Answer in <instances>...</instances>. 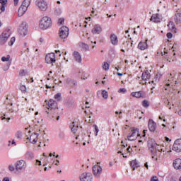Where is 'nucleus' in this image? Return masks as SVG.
I'll return each instance as SVG.
<instances>
[{
	"mask_svg": "<svg viewBox=\"0 0 181 181\" xmlns=\"http://www.w3.org/2000/svg\"><path fill=\"white\" fill-rule=\"evenodd\" d=\"M16 137H17L18 139L22 138V132H18L16 133Z\"/></svg>",
	"mask_w": 181,
	"mask_h": 181,
	"instance_id": "nucleus-50",
	"label": "nucleus"
},
{
	"mask_svg": "<svg viewBox=\"0 0 181 181\" xmlns=\"http://www.w3.org/2000/svg\"><path fill=\"white\" fill-rule=\"evenodd\" d=\"M57 108V103L54 100L50 99L48 101L47 107H45V111L47 114H50V112H54V110Z\"/></svg>",
	"mask_w": 181,
	"mask_h": 181,
	"instance_id": "nucleus-2",
	"label": "nucleus"
},
{
	"mask_svg": "<svg viewBox=\"0 0 181 181\" xmlns=\"http://www.w3.org/2000/svg\"><path fill=\"white\" fill-rule=\"evenodd\" d=\"M58 23H59V25H63V23H64V18H59L58 20Z\"/></svg>",
	"mask_w": 181,
	"mask_h": 181,
	"instance_id": "nucleus-51",
	"label": "nucleus"
},
{
	"mask_svg": "<svg viewBox=\"0 0 181 181\" xmlns=\"http://www.w3.org/2000/svg\"><path fill=\"white\" fill-rule=\"evenodd\" d=\"M20 90H21L22 93H26V86L25 85H21L20 86Z\"/></svg>",
	"mask_w": 181,
	"mask_h": 181,
	"instance_id": "nucleus-47",
	"label": "nucleus"
},
{
	"mask_svg": "<svg viewBox=\"0 0 181 181\" xmlns=\"http://www.w3.org/2000/svg\"><path fill=\"white\" fill-rule=\"evenodd\" d=\"M11 66V64H7L3 66L4 71H8L9 70V67Z\"/></svg>",
	"mask_w": 181,
	"mask_h": 181,
	"instance_id": "nucleus-45",
	"label": "nucleus"
},
{
	"mask_svg": "<svg viewBox=\"0 0 181 181\" xmlns=\"http://www.w3.org/2000/svg\"><path fill=\"white\" fill-rule=\"evenodd\" d=\"M174 21L177 25H180L181 23V13H177L175 15L174 17Z\"/></svg>",
	"mask_w": 181,
	"mask_h": 181,
	"instance_id": "nucleus-27",
	"label": "nucleus"
},
{
	"mask_svg": "<svg viewBox=\"0 0 181 181\" xmlns=\"http://www.w3.org/2000/svg\"><path fill=\"white\" fill-rule=\"evenodd\" d=\"M39 26L40 29H42V30L52 28V18L47 16L42 17L40 21Z\"/></svg>",
	"mask_w": 181,
	"mask_h": 181,
	"instance_id": "nucleus-1",
	"label": "nucleus"
},
{
	"mask_svg": "<svg viewBox=\"0 0 181 181\" xmlns=\"http://www.w3.org/2000/svg\"><path fill=\"white\" fill-rule=\"evenodd\" d=\"M91 32L93 35H100V33L103 32V28H101V25L95 24L93 26V28L92 29Z\"/></svg>",
	"mask_w": 181,
	"mask_h": 181,
	"instance_id": "nucleus-15",
	"label": "nucleus"
},
{
	"mask_svg": "<svg viewBox=\"0 0 181 181\" xmlns=\"http://www.w3.org/2000/svg\"><path fill=\"white\" fill-rule=\"evenodd\" d=\"M61 39H66L69 36V28L66 26H63L59 29V33Z\"/></svg>",
	"mask_w": 181,
	"mask_h": 181,
	"instance_id": "nucleus-8",
	"label": "nucleus"
},
{
	"mask_svg": "<svg viewBox=\"0 0 181 181\" xmlns=\"http://www.w3.org/2000/svg\"><path fill=\"white\" fill-rule=\"evenodd\" d=\"M103 70H105V71H107V70H110V64H108L107 62H105L103 65Z\"/></svg>",
	"mask_w": 181,
	"mask_h": 181,
	"instance_id": "nucleus-38",
	"label": "nucleus"
},
{
	"mask_svg": "<svg viewBox=\"0 0 181 181\" xmlns=\"http://www.w3.org/2000/svg\"><path fill=\"white\" fill-rule=\"evenodd\" d=\"M36 163H37V165L38 163L39 166L42 165V162L40 160H36Z\"/></svg>",
	"mask_w": 181,
	"mask_h": 181,
	"instance_id": "nucleus-57",
	"label": "nucleus"
},
{
	"mask_svg": "<svg viewBox=\"0 0 181 181\" xmlns=\"http://www.w3.org/2000/svg\"><path fill=\"white\" fill-rule=\"evenodd\" d=\"M8 169L11 172H13V170H15V167L13 165H9Z\"/></svg>",
	"mask_w": 181,
	"mask_h": 181,
	"instance_id": "nucleus-55",
	"label": "nucleus"
},
{
	"mask_svg": "<svg viewBox=\"0 0 181 181\" xmlns=\"http://www.w3.org/2000/svg\"><path fill=\"white\" fill-rule=\"evenodd\" d=\"M1 119L2 121H4V119H7L8 122H9V121H11V117L6 118V115H4V116H1Z\"/></svg>",
	"mask_w": 181,
	"mask_h": 181,
	"instance_id": "nucleus-49",
	"label": "nucleus"
},
{
	"mask_svg": "<svg viewBox=\"0 0 181 181\" xmlns=\"http://www.w3.org/2000/svg\"><path fill=\"white\" fill-rule=\"evenodd\" d=\"M14 1V5L16 6L19 3V0H13Z\"/></svg>",
	"mask_w": 181,
	"mask_h": 181,
	"instance_id": "nucleus-58",
	"label": "nucleus"
},
{
	"mask_svg": "<svg viewBox=\"0 0 181 181\" xmlns=\"http://www.w3.org/2000/svg\"><path fill=\"white\" fill-rule=\"evenodd\" d=\"M102 96L103 97V98H105V100H107V98H108V92H107V90H103Z\"/></svg>",
	"mask_w": 181,
	"mask_h": 181,
	"instance_id": "nucleus-39",
	"label": "nucleus"
},
{
	"mask_svg": "<svg viewBox=\"0 0 181 181\" xmlns=\"http://www.w3.org/2000/svg\"><path fill=\"white\" fill-rule=\"evenodd\" d=\"M2 181H9V177H4Z\"/></svg>",
	"mask_w": 181,
	"mask_h": 181,
	"instance_id": "nucleus-60",
	"label": "nucleus"
},
{
	"mask_svg": "<svg viewBox=\"0 0 181 181\" xmlns=\"http://www.w3.org/2000/svg\"><path fill=\"white\" fill-rule=\"evenodd\" d=\"M9 59H11V55H7L6 57H2L1 61L9 62Z\"/></svg>",
	"mask_w": 181,
	"mask_h": 181,
	"instance_id": "nucleus-43",
	"label": "nucleus"
},
{
	"mask_svg": "<svg viewBox=\"0 0 181 181\" xmlns=\"http://www.w3.org/2000/svg\"><path fill=\"white\" fill-rule=\"evenodd\" d=\"M66 83L67 84H69V86H70V87H71L72 88L74 87H77V81L72 79L71 78H68L66 79Z\"/></svg>",
	"mask_w": 181,
	"mask_h": 181,
	"instance_id": "nucleus-19",
	"label": "nucleus"
},
{
	"mask_svg": "<svg viewBox=\"0 0 181 181\" xmlns=\"http://www.w3.org/2000/svg\"><path fill=\"white\" fill-rule=\"evenodd\" d=\"M142 105L145 108H148V107H149V102L148 100H144L142 103Z\"/></svg>",
	"mask_w": 181,
	"mask_h": 181,
	"instance_id": "nucleus-44",
	"label": "nucleus"
},
{
	"mask_svg": "<svg viewBox=\"0 0 181 181\" xmlns=\"http://www.w3.org/2000/svg\"><path fill=\"white\" fill-rule=\"evenodd\" d=\"M21 5H23V6H26L28 10L29 5H30V0H24Z\"/></svg>",
	"mask_w": 181,
	"mask_h": 181,
	"instance_id": "nucleus-33",
	"label": "nucleus"
},
{
	"mask_svg": "<svg viewBox=\"0 0 181 181\" xmlns=\"http://www.w3.org/2000/svg\"><path fill=\"white\" fill-rule=\"evenodd\" d=\"M151 181H159V180L158 179V177L155 176L151 177Z\"/></svg>",
	"mask_w": 181,
	"mask_h": 181,
	"instance_id": "nucleus-56",
	"label": "nucleus"
},
{
	"mask_svg": "<svg viewBox=\"0 0 181 181\" xmlns=\"http://www.w3.org/2000/svg\"><path fill=\"white\" fill-rule=\"evenodd\" d=\"M144 166H145V168H146V169H149V166L148 165V163H146L144 164Z\"/></svg>",
	"mask_w": 181,
	"mask_h": 181,
	"instance_id": "nucleus-61",
	"label": "nucleus"
},
{
	"mask_svg": "<svg viewBox=\"0 0 181 181\" xmlns=\"http://www.w3.org/2000/svg\"><path fill=\"white\" fill-rule=\"evenodd\" d=\"M81 46L82 49L86 50V52H87L88 50L90 49V47L88 46V45H87L86 43H81Z\"/></svg>",
	"mask_w": 181,
	"mask_h": 181,
	"instance_id": "nucleus-35",
	"label": "nucleus"
},
{
	"mask_svg": "<svg viewBox=\"0 0 181 181\" xmlns=\"http://www.w3.org/2000/svg\"><path fill=\"white\" fill-rule=\"evenodd\" d=\"M149 151L153 155L156 153L157 151L158 152H162L163 150L160 148V146L159 145L152 144L151 146L149 147Z\"/></svg>",
	"mask_w": 181,
	"mask_h": 181,
	"instance_id": "nucleus-13",
	"label": "nucleus"
},
{
	"mask_svg": "<svg viewBox=\"0 0 181 181\" xmlns=\"http://www.w3.org/2000/svg\"><path fill=\"white\" fill-rule=\"evenodd\" d=\"M119 118H122V112L119 113Z\"/></svg>",
	"mask_w": 181,
	"mask_h": 181,
	"instance_id": "nucleus-63",
	"label": "nucleus"
},
{
	"mask_svg": "<svg viewBox=\"0 0 181 181\" xmlns=\"http://www.w3.org/2000/svg\"><path fill=\"white\" fill-rule=\"evenodd\" d=\"M18 33L23 37H25L28 35V23L26 22H23L19 27Z\"/></svg>",
	"mask_w": 181,
	"mask_h": 181,
	"instance_id": "nucleus-7",
	"label": "nucleus"
},
{
	"mask_svg": "<svg viewBox=\"0 0 181 181\" xmlns=\"http://www.w3.org/2000/svg\"><path fill=\"white\" fill-rule=\"evenodd\" d=\"M35 5L38 7L40 11H42V12H46L49 7L46 0H36Z\"/></svg>",
	"mask_w": 181,
	"mask_h": 181,
	"instance_id": "nucleus-5",
	"label": "nucleus"
},
{
	"mask_svg": "<svg viewBox=\"0 0 181 181\" xmlns=\"http://www.w3.org/2000/svg\"><path fill=\"white\" fill-rule=\"evenodd\" d=\"M173 167L175 169L180 170V169H181V159L180 158H177L174 160Z\"/></svg>",
	"mask_w": 181,
	"mask_h": 181,
	"instance_id": "nucleus-21",
	"label": "nucleus"
},
{
	"mask_svg": "<svg viewBox=\"0 0 181 181\" xmlns=\"http://www.w3.org/2000/svg\"><path fill=\"white\" fill-rule=\"evenodd\" d=\"M74 57L76 62H77L78 63H81L82 62L81 55L80 54V53H78V52L77 51L74 52Z\"/></svg>",
	"mask_w": 181,
	"mask_h": 181,
	"instance_id": "nucleus-26",
	"label": "nucleus"
},
{
	"mask_svg": "<svg viewBox=\"0 0 181 181\" xmlns=\"http://www.w3.org/2000/svg\"><path fill=\"white\" fill-rule=\"evenodd\" d=\"M45 62L47 64H52L53 63H56V55L54 53L52 52L47 54L45 57Z\"/></svg>",
	"mask_w": 181,
	"mask_h": 181,
	"instance_id": "nucleus-10",
	"label": "nucleus"
},
{
	"mask_svg": "<svg viewBox=\"0 0 181 181\" xmlns=\"http://www.w3.org/2000/svg\"><path fill=\"white\" fill-rule=\"evenodd\" d=\"M141 78L145 81H146L147 80H149V78H151V74L149 73V71L146 70L144 72H143Z\"/></svg>",
	"mask_w": 181,
	"mask_h": 181,
	"instance_id": "nucleus-24",
	"label": "nucleus"
},
{
	"mask_svg": "<svg viewBox=\"0 0 181 181\" xmlns=\"http://www.w3.org/2000/svg\"><path fill=\"white\" fill-rule=\"evenodd\" d=\"M119 93H123V94H124V93H127V89L123 88H120L119 90Z\"/></svg>",
	"mask_w": 181,
	"mask_h": 181,
	"instance_id": "nucleus-54",
	"label": "nucleus"
},
{
	"mask_svg": "<svg viewBox=\"0 0 181 181\" xmlns=\"http://www.w3.org/2000/svg\"><path fill=\"white\" fill-rule=\"evenodd\" d=\"M148 129L151 132H155L156 131V122L151 119L148 120Z\"/></svg>",
	"mask_w": 181,
	"mask_h": 181,
	"instance_id": "nucleus-16",
	"label": "nucleus"
},
{
	"mask_svg": "<svg viewBox=\"0 0 181 181\" xmlns=\"http://www.w3.org/2000/svg\"><path fill=\"white\" fill-rule=\"evenodd\" d=\"M110 42L113 46H117L118 45V37L115 34H112L110 35Z\"/></svg>",
	"mask_w": 181,
	"mask_h": 181,
	"instance_id": "nucleus-20",
	"label": "nucleus"
},
{
	"mask_svg": "<svg viewBox=\"0 0 181 181\" xmlns=\"http://www.w3.org/2000/svg\"><path fill=\"white\" fill-rule=\"evenodd\" d=\"M167 37L168 39H172V37H173V35L172 34V33H168Z\"/></svg>",
	"mask_w": 181,
	"mask_h": 181,
	"instance_id": "nucleus-52",
	"label": "nucleus"
},
{
	"mask_svg": "<svg viewBox=\"0 0 181 181\" xmlns=\"http://www.w3.org/2000/svg\"><path fill=\"white\" fill-rule=\"evenodd\" d=\"M168 27L170 30H174V31L176 30V28L175 27V23H173V21L169 22Z\"/></svg>",
	"mask_w": 181,
	"mask_h": 181,
	"instance_id": "nucleus-31",
	"label": "nucleus"
},
{
	"mask_svg": "<svg viewBox=\"0 0 181 181\" xmlns=\"http://www.w3.org/2000/svg\"><path fill=\"white\" fill-rule=\"evenodd\" d=\"M15 168L16 170L21 173V172H23V170H26L28 168V164L24 160H20L16 163Z\"/></svg>",
	"mask_w": 181,
	"mask_h": 181,
	"instance_id": "nucleus-3",
	"label": "nucleus"
},
{
	"mask_svg": "<svg viewBox=\"0 0 181 181\" xmlns=\"http://www.w3.org/2000/svg\"><path fill=\"white\" fill-rule=\"evenodd\" d=\"M93 175L96 176V177H100V174L103 172V168L101 166L96 165L93 167Z\"/></svg>",
	"mask_w": 181,
	"mask_h": 181,
	"instance_id": "nucleus-14",
	"label": "nucleus"
},
{
	"mask_svg": "<svg viewBox=\"0 0 181 181\" xmlns=\"http://www.w3.org/2000/svg\"><path fill=\"white\" fill-rule=\"evenodd\" d=\"M25 158H26L27 159H29V160L33 159V158H34L33 153L30 152V151H28V152L25 153Z\"/></svg>",
	"mask_w": 181,
	"mask_h": 181,
	"instance_id": "nucleus-32",
	"label": "nucleus"
},
{
	"mask_svg": "<svg viewBox=\"0 0 181 181\" xmlns=\"http://www.w3.org/2000/svg\"><path fill=\"white\" fill-rule=\"evenodd\" d=\"M39 136V134L37 133H34L32 134L30 136V141L31 142V144H36V142H37V137Z\"/></svg>",
	"mask_w": 181,
	"mask_h": 181,
	"instance_id": "nucleus-22",
	"label": "nucleus"
},
{
	"mask_svg": "<svg viewBox=\"0 0 181 181\" xmlns=\"http://www.w3.org/2000/svg\"><path fill=\"white\" fill-rule=\"evenodd\" d=\"M173 151H175V152H181V139L175 141L173 146Z\"/></svg>",
	"mask_w": 181,
	"mask_h": 181,
	"instance_id": "nucleus-12",
	"label": "nucleus"
},
{
	"mask_svg": "<svg viewBox=\"0 0 181 181\" xmlns=\"http://www.w3.org/2000/svg\"><path fill=\"white\" fill-rule=\"evenodd\" d=\"M0 4H1L0 8L1 12H5V8H6V4H8V0H0Z\"/></svg>",
	"mask_w": 181,
	"mask_h": 181,
	"instance_id": "nucleus-29",
	"label": "nucleus"
},
{
	"mask_svg": "<svg viewBox=\"0 0 181 181\" xmlns=\"http://www.w3.org/2000/svg\"><path fill=\"white\" fill-rule=\"evenodd\" d=\"M150 21L151 22H154V23H159V22L162 21V18H160V16H159V14H153L151 16Z\"/></svg>",
	"mask_w": 181,
	"mask_h": 181,
	"instance_id": "nucleus-18",
	"label": "nucleus"
},
{
	"mask_svg": "<svg viewBox=\"0 0 181 181\" xmlns=\"http://www.w3.org/2000/svg\"><path fill=\"white\" fill-rule=\"evenodd\" d=\"M81 181H92L93 175L90 173H84L80 176Z\"/></svg>",
	"mask_w": 181,
	"mask_h": 181,
	"instance_id": "nucleus-11",
	"label": "nucleus"
},
{
	"mask_svg": "<svg viewBox=\"0 0 181 181\" xmlns=\"http://www.w3.org/2000/svg\"><path fill=\"white\" fill-rule=\"evenodd\" d=\"M55 13H56V15H60L62 13V9L58 8V9L55 10Z\"/></svg>",
	"mask_w": 181,
	"mask_h": 181,
	"instance_id": "nucleus-53",
	"label": "nucleus"
},
{
	"mask_svg": "<svg viewBox=\"0 0 181 181\" xmlns=\"http://www.w3.org/2000/svg\"><path fill=\"white\" fill-rule=\"evenodd\" d=\"M69 127L71 128L73 134H76L77 132V129H78V124H76V122H73L70 124Z\"/></svg>",
	"mask_w": 181,
	"mask_h": 181,
	"instance_id": "nucleus-25",
	"label": "nucleus"
},
{
	"mask_svg": "<svg viewBox=\"0 0 181 181\" xmlns=\"http://www.w3.org/2000/svg\"><path fill=\"white\" fill-rule=\"evenodd\" d=\"M168 49L166 48H164V54L162 52V56H164L165 59H168Z\"/></svg>",
	"mask_w": 181,
	"mask_h": 181,
	"instance_id": "nucleus-48",
	"label": "nucleus"
},
{
	"mask_svg": "<svg viewBox=\"0 0 181 181\" xmlns=\"http://www.w3.org/2000/svg\"><path fill=\"white\" fill-rule=\"evenodd\" d=\"M93 127L95 132V136H97L98 135V132H100V129H98V126H97V124H93Z\"/></svg>",
	"mask_w": 181,
	"mask_h": 181,
	"instance_id": "nucleus-41",
	"label": "nucleus"
},
{
	"mask_svg": "<svg viewBox=\"0 0 181 181\" xmlns=\"http://www.w3.org/2000/svg\"><path fill=\"white\" fill-rule=\"evenodd\" d=\"M124 45V46H127V50H129V49H131V47H132V42H131L129 41H127Z\"/></svg>",
	"mask_w": 181,
	"mask_h": 181,
	"instance_id": "nucleus-37",
	"label": "nucleus"
},
{
	"mask_svg": "<svg viewBox=\"0 0 181 181\" xmlns=\"http://www.w3.org/2000/svg\"><path fill=\"white\" fill-rule=\"evenodd\" d=\"M117 76H123L122 73H119V72H117Z\"/></svg>",
	"mask_w": 181,
	"mask_h": 181,
	"instance_id": "nucleus-64",
	"label": "nucleus"
},
{
	"mask_svg": "<svg viewBox=\"0 0 181 181\" xmlns=\"http://www.w3.org/2000/svg\"><path fill=\"white\" fill-rule=\"evenodd\" d=\"M54 98L57 100V101H60V100H62V93H57L54 95Z\"/></svg>",
	"mask_w": 181,
	"mask_h": 181,
	"instance_id": "nucleus-36",
	"label": "nucleus"
},
{
	"mask_svg": "<svg viewBox=\"0 0 181 181\" xmlns=\"http://www.w3.org/2000/svg\"><path fill=\"white\" fill-rule=\"evenodd\" d=\"M127 152H129V153L131 152V151H132V148H131V147H128L127 149Z\"/></svg>",
	"mask_w": 181,
	"mask_h": 181,
	"instance_id": "nucleus-59",
	"label": "nucleus"
},
{
	"mask_svg": "<svg viewBox=\"0 0 181 181\" xmlns=\"http://www.w3.org/2000/svg\"><path fill=\"white\" fill-rule=\"evenodd\" d=\"M56 162H57L55 163L56 166H59V163H60V161L59 160H57Z\"/></svg>",
	"mask_w": 181,
	"mask_h": 181,
	"instance_id": "nucleus-62",
	"label": "nucleus"
},
{
	"mask_svg": "<svg viewBox=\"0 0 181 181\" xmlns=\"http://www.w3.org/2000/svg\"><path fill=\"white\" fill-rule=\"evenodd\" d=\"M11 36V30H6L0 35V45H5Z\"/></svg>",
	"mask_w": 181,
	"mask_h": 181,
	"instance_id": "nucleus-6",
	"label": "nucleus"
},
{
	"mask_svg": "<svg viewBox=\"0 0 181 181\" xmlns=\"http://www.w3.org/2000/svg\"><path fill=\"white\" fill-rule=\"evenodd\" d=\"M16 40V39L15 38V37H11L10 41L8 42V46H13Z\"/></svg>",
	"mask_w": 181,
	"mask_h": 181,
	"instance_id": "nucleus-40",
	"label": "nucleus"
},
{
	"mask_svg": "<svg viewBox=\"0 0 181 181\" xmlns=\"http://www.w3.org/2000/svg\"><path fill=\"white\" fill-rule=\"evenodd\" d=\"M131 95L132 97H135L136 98H141V97H142V91L132 92Z\"/></svg>",
	"mask_w": 181,
	"mask_h": 181,
	"instance_id": "nucleus-30",
	"label": "nucleus"
},
{
	"mask_svg": "<svg viewBox=\"0 0 181 181\" xmlns=\"http://www.w3.org/2000/svg\"><path fill=\"white\" fill-rule=\"evenodd\" d=\"M27 11V7L25 6H23V5H21L18 8V16H23Z\"/></svg>",
	"mask_w": 181,
	"mask_h": 181,
	"instance_id": "nucleus-23",
	"label": "nucleus"
},
{
	"mask_svg": "<svg viewBox=\"0 0 181 181\" xmlns=\"http://www.w3.org/2000/svg\"><path fill=\"white\" fill-rule=\"evenodd\" d=\"M138 48L140 50H146L148 49V40L140 42L138 45Z\"/></svg>",
	"mask_w": 181,
	"mask_h": 181,
	"instance_id": "nucleus-17",
	"label": "nucleus"
},
{
	"mask_svg": "<svg viewBox=\"0 0 181 181\" xmlns=\"http://www.w3.org/2000/svg\"><path fill=\"white\" fill-rule=\"evenodd\" d=\"M58 138L59 139H64L66 138V134L64 132H60L58 134Z\"/></svg>",
	"mask_w": 181,
	"mask_h": 181,
	"instance_id": "nucleus-34",
	"label": "nucleus"
},
{
	"mask_svg": "<svg viewBox=\"0 0 181 181\" xmlns=\"http://www.w3.org/2000/svg\"><path fill=\"white\" fill-rule=\"evenodd\" d=\"M51 117H52V119H53V121H54L56 119L57 117V121H59L60 116H57L55 113H52L51 114Z\"/></svg>",
	"mask_w": 181,
	"mask_h": 181,
	"instance_id": "nucleus-42",
	"label": "nucleus"
},
{
	"mask_svg": "<svg viewBox=\"0 0 181 181\" xmlns=\"http://www.w3.org/2000/svg\"><path fill=\"white\" fill-rule=\"evenodd\" d=\"M19 76H21V77H24V76H26V72L24 69L20 70Z\"/></svg>",
	"mask_w": 181,
	"mask_h": 181,
	"instance_id": "nucleus-46",
	"label": "nucleus"
},
{
	"mask_svg": "<svg viewBox=\"0 0 181 181\" xmlns=\"http://www.w3.org/2000/svg\"><path fill=\"white\" fill-rule=\"evenodd\" d=\"M165 84L167 87H173L176 85V78H175V74H170L165 81Z\"/></svg>",
	"mask_w": 181,
	"mask_h": 181,
	"instance_id": "nucleus-4",
	"label": "nucleus"
},
{
	"mask_svg": "<svg viewBox=\"0 0 181 181\" xmlns=\"http://www.w3.org/2000/svg\"><path fill=\"white\" fill-rule=\"evenodd\" d=\"M131 168H132V170H135L136 168H139V163H138V161L136 160H133L130 163Z\"/></svg>",
	"mask_w": 181,
	"mask_h": 181,
	"instance_id": "nucleus-28",
	"label": "nucleus"
},
{
	"mask_svg": "<svg viewBox=\"0 0 181 181\" xmlns=\"http://www.w3.org/2000/svg\"><path fill=\"white\" fill-rule=\"evenodd\" d=\"M139 134V130L138 129H134L132 130L131 133L127 136L128 141H135L138 138Z\"/></svg>",
	"mask_w": 181,
	"mask_h": 181,
	"instance_id": "nucleus-9",
	"label": "nucleus"
}]
</instances>
